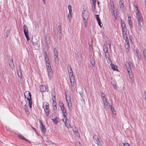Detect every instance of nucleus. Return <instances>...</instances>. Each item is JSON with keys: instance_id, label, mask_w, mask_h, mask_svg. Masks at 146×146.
Listing matches in <instances>:
<instances>
[{"instance_id": "obj_1", "label": "nucleus", "mask_w": 146, "mask_h": 146, "mask_svg": "<svg viewBox=\"0 0 146 146\" xmlns=\"http://www.w3.org/2000/svg\"><path fill=\"white\" fill-rule=\"evenodd\" d=\"M89 14L88 11L86 10L82 12V18L84 19V25L86 27H87L88 25V19L89 17Z\"/></svg>"}, {"instance_id": "obj_2", "label": "nucleus", "mask_w": 146, "mask_h": 146, "mask_svg": "<svg viewBox=\"0 0 146 146\" xmlns=\"http://www.w3.org/2000/svg\"><path fill=\"white\" fill-rule=\"evenodd\" d=\"M109 5L111 7L110 8H111V9L112 10V11L113 13L115 18V19H116L117 17V11L114 8V3L113 2V1L112 0H110Z\"/></svg>"}, {"instance_id": "obj_3", "label": "nucleus", "mask_w": 146, "mask_h": 146, "mask_svg": "<svg viewBox=\"0 0 146 146\" xmlns=\"http://www.w3.org/2000/svg\"><path fill=\"white\" fill-rule=\"evenodd\" d=\"M70 79L72 89L73 91L76 88L75 78L73 76H70Z\"/></svg>"}, {"instance_id": "obj_4", "label": "nucleus", "mask_w": 146, "mask_h": 146, "mask_svg": "<svg viewBox=\"0 0 146 146\" xmlns=\"http://www.w3.org/2000/svg\"><path fill=\"white\" fill-rule=\"evenodd\" d=\"M23 29L24 34L27 40L28 41L29 40V38L28 36L29 32L28 27L26 25H24L23 26Z\"/></svg>"}, {"instance_id": "obj_5", "label": "nucleus", "mask_w": 146, "mask_h": 146, "mask_svg": "<svg viewBox=\"0 0 146 146\" xmlns=\"http://www.w3.org/2000/svg\"><path fill=\"white\" fill-rule=\"evenodd\" d=\"M125 64L128 73H129L131 70V69L132 68V64L131 62H128L127 61H126Z\"/></svg>"}, {"instance_id": "obj_6", "label": "nucleus", "mask_w": 146, "mask_h": 146, "mask_svg": "<svg viewBox=\"0 0 146 146\" xmlns=\"http://www.w3.org/2000/svg\"><path fill=\"white\" fill-rule=\"evenodd\" d=\"M121 23L122 32H126L127 30L125 25V24L124 21L123 20H121Z\"/></svg>"}, {"instance_id": "obj_7", "label": "nucleus", "mask_w": 146, "mask_h": 146, "mask_svg": "<svg viewBox=\"0 0 146 146\" xmlns=\"http://www.w3.org/2000/svg\"><path fill=\"white\" fill-rule=\"evenodd\" d=\"M105 108L107 109L108 108L111 106L112 105V104L109 103L108 104L107 101L106 99H103V101Z\"/></svg>"}, {"instance_id": "obj_8", "label": "nucleus", "mask_w": 146, "mask_h": 146, "mask_svg": "<svg viewBox=\"0 0 146 146\" xmlns=\"http://www.w3.org/2000/svg\"><path fill=\"white\" fill-rule=\"evenodd\" d=\"M48 73V78L50 80L52 79L53 76L54 74L52 73L51 69H49L48 70H47Z\"/></svg>"}, {"instance_id": "obj_9", "label": "nucleus", "mask_w": 146, "mask_h": 146, "mask_svg": "<svg viewBox=\"0 0 146 146\" xmlns=\"http://www.w3.org/2000/svg\"><path fill=\"white\" fill-rule=\"evenodd\" d=\"M64 118L63 119V121H64L65 125L68 128H70V125L69 121L67 118Z\"/></svg>"}, {"instance_id": "obj_10", "label": "nucleus", "mask_w": 146, "mask_h": 146, "mask_svg": "<svg viewBox=\"0 0 146 146\" xmlns=\"http://www.w3.org/2000/svg\"><path fill=\"white\" fill-rule=\"evenodd\" d=\"M49 105L48 103H47L45 105V107L44 108V110L46 113V115L47 116H48L49 115Z\"/></svg>"}, {"instance_id": "obj_11", "label": "nucleus", "mask_w": 146, "mask_h": 146, "mask_svg": "<svg viewBox=\"0 0 146 146\" xmlns=\"http://www.w3.org/2000/svg\"><path fill=\"white\" fill-rule=\"evenodd\" d=\"M64 104L62 102H60L59 103V106L62 110V113H66V110L64 106Z\"/></svg>"}, {"instance_id": "obj_12", "label": "nucleus", "mask_w": 146, "mask_h": 146, "mask_svg": "<svg viewBox=\"0 0 146 146\" xmlns=\"http://www.w3.org/2000/svg\"><path fill=\"white\" fill-rule=\"evenodd\" d=\"M17 71L18 77H20V78H21L22 76V74L21 71V69L19 66L17 68Z\"/></svg>"}, {"instance_id": "obj_13", "label": "nucleus", "mask_w": 146, "mask_h": 146, "mask_svg": "<svg viewBox=\"0 0 146 146\" xmlns=\"http://www.w3.org/2000/svg\"><path fill=\"white\" fill-rule=\"evenodd\" d=\"M25 97L27 99V100L30 99L31 98V95L30 93L29 92H26L24 94Z\"/></svg>"}, {"instance_id": "obj_14", "label": "nucleus", "mask_w": 146, "mask_h": 146, "mask_svg": "<svg viewBox=\"0 0 146 146\" xmlns=\"http://www.w3.org/2000/svg\"><path fill=\"white\" fill-rule=\"evenodd\" d=\"M45 61L46 62V65L47 70H48L49 69H51L49 60H45Z\"/></svg>"}, {"instance_id": "obj_15", "label": "nucleus", "mask_w": 146, "mask_h": 146, "mask_svg": "<svg viewBox=\"0 0 146 146\" xmlns=\"http://www.w3.org/2000/svg\"><path fill=\"white\" fill-rule=\"evenodd\" d=\"M40 127L42 133H45L46 131V129L45 128V126L43 125V124L42 122H40Z\"/></svg>"}, {"instance_id": "obj_16", "label": "nucleus", "mask_w": 146, "mask_h": 146, "mask_svg": "<svg viewBox=\"0 0 146 146\" xmlns=\"http://www.w3.org/2000/svg\"><path fill=\"white\" fill-rule=\"evenodd\" d=\"M68 97L66 96V100L68 104V107L70 110H71L72 108V104L70 100H68L67 99Z\"/></svg>"}, {"instance_id": "obj_17", "label": "nucleus", "mask_w": 146, "mask_h": 146, "mask_svg": "<svg viewBox=\"0 0 146 146\" xmlns=\"http://www.w3.org/2000/svg\"><path fill=\"white\" fill-rule=\"evenodd\" d=\"M68 73L69 74V77L73 76V71L72 70V68L70 66H69L68 67Z\"/></svg>"}, {"instance_id": "obj_18", "label": "nucleus", "mask_w": 146, "mask_h": 146, "mask_svg": "<svg viewBox=\"0 0 146 146\" xmlns=\"http://www.w3.org/2000/svg\"><path fill=\"white\" fill-rule=\"evenodd\" d=\"M138 22H143V19L141 13L136 14Z\"/></svg>"}, {"instance_id": "obj_19", "label": "nucleus", "mask_w": 146, "mask_h": 146, "mask_svg": "<svg viewBox=\"0 0 146 146\" xmlns=\"http://www.w3.org/2000/svg\"><path fill=\"white\" fill-rule=\"evenodd\" d=\"M128 21L130 28H132L133 27V23L131 21V18L129 17H128Z\"/></svg>"}, {"instance_id": "obj_20", "label": "nucleus", "mask_w": 146, "mask_h": 146, "mask_svg": "<svg viewBox=\"0 0 146 146\" xmlns=\"http://www.w3.org/2000/svg\"><path fill=\"white\" fill-rule=\"evenodd\" d=\"M125 48L126 49H128L129 46V41L128 39L125 40Z\"/></svg>"}, {"instance_id": "obj_21", "label": "nucleus", "mask_w": 146, "mask_h": 146, "mask_svg": "<svg viewBox=\"0 0 146 146\" xmlns=\"http://www.w3.org/2000/svg\"><path fill=\"white\" fill-rule=\"evenodd\" d=\"M136 56L137 57L138 59L140 60L141 58V55L139 50L137 49L136 50Z\"/></svg>"}, {"instance_id": "obj_22", "label": "nucleus", "mask_w": 146, "mask_h": 146, "mask_svg": "<svg viewBox=\"0 0 146 146\" xmlns=\"http://www.w3.org/2000/svg\"><path fill=\"white\" fill-rule=\"evenodd\" d=\"M127 31L126 32H122V34H123V38L125 40H126L128 39L127 37Z\"/></svg>"}, {"instance_id": "obj_23", "label": "nucleus", "mask_w": 146, "mask_h": 146, "mask_svg": "<svg viewBox=\"0 0 146 146\" xmlns=\"http://www.w3.org/2000/svg\"><path fill=\"white\" fill-rule=\"evenodd\" d=\"M74 128L73 129V131L75 132V133L77 137L79 136V134L78 133V130L75 126H74Z\"/></svg>"}, {"instance_id": "obj_24", "label": "nucleus", "mask_w": 146, "mask_h": 146, "mask_svg": "<svg viewBox=\"0 0 146 146\" xmlns=\"http://www.w3.org/2000/svg\"><path fill=\"white\" fill-rule=\"evenodd\" d=\"M95 16L96 17V19L98 21V25L100 27H101L102 26L101 25V22L100 21V19L99 17V15H95Z\"/></svg>"}, {"instance_id": "obj_25", "label": "nucleus", "mask_w": 146, "mask_h": 146, "mask_svg": "<svg viewBox=\"0 0 146 146\" xmlns=\"http://www.w3.org/2000/svg\"><path fill=\"white\" fill-rule=\"evenodd\" d=\"M40 89V91L42 92L45 91L46 89V86L44 85L41 86Z\"/></svg>"}, {"instance_id": "obj_26", "label": "nucleus", "mask_w": 146, "mask_h": 146, "mask_svg": "<svg viewBox=\"0 0 146 146\" xmlns=\"http://www.w3.org/2000/svg\"><path fill=\"white\" fill-rule=\"evenodd\" d=\"M142 22H138V29L140 31H141L142 27V26L141 24V23Z\"/></svg>"}, {"instance_id": "obj_27", "label": "nucleus", "mask_w": 146, "mask_h": 146, "mask_svg": "<svg viewBox=\"0 0 146 146\" xmlns=\"http://www.w3.org/2000/svg\"><path fill=\"white\" fill-rule=\"evenodd\" d=\"M43 56L44 58V60H46L49 59L47 55V53L46 52H45L43 54Z\"/></svg>"}, {"instance_id": "obj_28", "label": "nucleus", "mask_w": 146, "mask_h": 146, "mask_svg": "<svg viewBox=\"0 0 146 146\" xmlns=\"http://www.w3.org/2000/svg\"><path fill=\"white\" fill-rule=\"evenodd\" d=\"M110 65L111 66V68L112 69L114 70H117V66L114 65L113 64H112Z\"/></svg>"}, {"instance_id": "obj_29", "label": "nucleus", "mask_w": 146, "mask_h": 146, "mask_svg": "<svg viewBox=\"0 0 146 146\" xmlns=\"http://www.w3.org/2000/svg\"><path fill=\"white\" fill-rule=\"evenodd\" d=\"M9 64L11 69H13L14 68V65L12 59L11 61L9 63Z\"/></svg>"}, {"instance_id": "obj_30", "label": "nucleus", "mask_w": 146, "mask_h": 146, "mask_svg": "<svg viewBox=\"0 0 146 146\" xmlns=\"http://www.w3.org/2000/svg\"><path fill=\"white\" fill-rule=\"evenodd\" d=\"M54 57H58L57 51L56 48H54Z\"/></svg>"}, {"instance_id": "obj_31", "label": "nucleus", "mask_w": 146, "mask_h": 146, "mask_svg": "<svg viewBox=\"0 0 146 146\" xmlns=\"http://www.w3.org/2000/svg\"><path fill=\"white\" fill-rule=\"evenodd\" d=\"M24 108L26 112V113L28 115L29 113V111L28 110V108L26 105L24 106Z\"/></svg>"}, {"instance_id": "obj_32", "label": "nucleus", "mask_w": 146, "mask_h": 146, "mask_svg": "<svg viewBox=\"0 0 146 146\" xmlns=\"http://www.w3.org/2000/svg\"><path fill=\"white\" fill-rule=\"evenodd\" d=\"M92 66H94L95 65V59L93 58L90 60Z\"/></svg>"}, {"instance_id": "obj_33", "label": "nucleus", "mask_w": 146, "mask_h": 146, "mask_svg": "<svg viewBox=\"0 0 146 146\" xmlns=\"http://www.w3.org/2000/svg\"><path fill=\"white\" fill-rule=\"evenodd\" d=\"M105 56L106 59H109V58H110V55L108 52H105Z\"/></svg>"}, {"instance_id": "obj_34", "label": "nucleus", "mask_w": 146, "mask_h": 146, "mask_svg": "<svg viewBox=\"0 0 146 146\" xmlns=\"http://www.w3.org/2000/svg\"><path fill=\"white\" fill-rule=\"evenodd\" d=\"M54 62L55 63L58 64L59 63V60L58 57H54Z\"/></svg>"}, {"instance_id": "obj_35", "label": "nucleus", "mask_w": 146, "mask_h": 146, "mask_svg": "<svg viewBox=\"0 0 146 146\" xmlns=\"http://www.w3.org/2000/svg\"><path fill=\"white\" fill-rule=\"evenodd\" d=\"M121 146H129V145L128 143H122L120 144Z\"/></svg>"}, {"instance_id": "obj_36", "label": "nucleus", "mask_w": 146, "mask_h": 146, "mask_svg": "<svg viewBox=\"0 0 146 146\" xmlns=\"http://www.w3.org/2000/svg\"><path fill=\"white\" fill-rule=\"evenodd\" d=\"M119 5L120 10L122 12H123L124 10V6L123 4L120 5Z\"/></svg>"}, {"instance_id": "obj_37", "label": "nucleus", "mask_w": 146, "mask_h": 146, "mask_svg": "<svg viewBox=\"0 0 146 146\" xmlns=\"http://www.w3.org/2000/svg\"><path fill=\"white\" fill-rule=\"evenodd\" d=\"M52 120L53 121V122L54 123L56 124H57L58 123V121L56 120V118H53L52 119Z\"/></svg>"}, {"instance_id": "obj_38", "label": "nucleus", "mask_w": 146, "mask_h": 146, "mask_svg": "<svg viewBox=\"0 0 146 146\" xmlns=\"http://www.w3.org/2000/svg\"><path fill=\"white\" fill-rule=\"evenodd\" d=\"M92 10L93 12H94L95 11V4H92Z\"/></svg>"}, {"instance_id": "obj_39", "label": "nucleus", "mask_w": 146, "mask_h": 146, "mask_svg": "<svg viewBox=\"0 0 146 146\" xmlns=\"http://www.w3.org/2000/svg\"><path fill=\"white\" fill-rule=\"evenodd\" d=\"M19 138H20L23 139V140H25L26 141H28V140L26 139V138H25V137L23 136V135H19Z\"/></svg>"}, {"instance_id": "obj_40", "label": "nucleus", "mask_w": 146, "mask_h": 146, "mask_svg": "<svg viewBox=\"0 0 146 146\" xmlns=\"http://www.w3.org/2000/svg\"><path fill=\"white\" fill-rule=\"evenodd\" d=\"M135 9L137 12L136 14H138L140 13V12L138 9V7L137 6H135Z\"/></svg>"}, {"instance_id": "obj_41", "label": "nucleus", "mask_w": 146, "mask_h": 146, "mask_svg": "<svg viewBox=\"0 0 146 146\" xmlns=\"http://www.w3.org/2000/svg\"><path fill=\"white\" fill-rule=\"evenodd\" d=\"M106 59L108 63H109V64H110V65L112 63V62L110 60V58H109V59Z\"/></svg>"}, {"instance_id": "obj_42", "label": "nucleus", "mask_w": 146, "mask_h": 146, "mask_svg": "<svg viewBox=\"0 0 146 146\" xmlns=\"http://www.w3.org/2000/svg\"><path fill=\"white\" fill-rule=\"evenodd\" d=\"M101 96L102 98V101H103V99L104 98L105 99H106V98L105 97V94H104L103 93H102V92L101 93Z\"/></svg>"}, {"instance_id": "obj_43", "label": "nucleus", "mask_w": 146, "mask_h": 146, "mask_svg": "<svg viewBox=\"0 0 146 146\" xmlns=\"http://www.w3.org/2000/svg\"><path fill=\"white\" fill-rule=\"evenodd\" d=\"M68 18L70 21L72 18V15L71 14H69L68 15Z\"/></svg>"}, {"instance_id": "obj_44", "label": "nucleus", "mask_w": 146, "mask_h": 146, "mask_svg": "<svg viewBox=\"0 0 146 146\" xmlns=\"http://www.w3.org/2000/svg\"><path fill=\"white\" fill-rule=\"evenodd\" d=\"M143 53L144 56L145 57H146V50L145 49H144L143 51Z\"/></svg>"}, {"instance_id": "obj_45", "label": "nucleus", "mask_w": 146, "mask_h": 146, "mask_svg": "<svg viewBox=\"0 0 146 146\" xmlns=\"http://www.w3.org/2000/svg\"><path fill=\"white\" fill-rule=\"evenodd\" d=\"M27 100L29 101V104H32V100L31 98L30 99H29V100Z\"/></svg>"}, {"instance_id": "obj_46", "label": "nucleus", "mask_w": 146, "mask_h": 146, "mask_svg": "<svg viewBox=\"0 0 146 146\" xmlns=\"http://www.w3.org/2000/svg\"><path fill=\"white\" fill-rule=\"evenodd\" d=\"M52 104L53 106H55V107H56V101L53 102Z\"/></svg>"}, {"instance_id": "obj_47", "label": "nucleus", "mask_w": 146, "mask_h": 146, "mask_svg": "<svg viewBox=\"0 0 146 146\" xmlns=\"http://www.w3.org/2000/svg\"><path fill=\"white\" fill-rule=\"evenodd\" d=\"M129 76V77L131 80H132V76L131 75V72H130L129 73H128Z\"/></svg>"}, {"instance_id": "obj_48", "label": "nucleus", "mask_w": 146, "mask_h": 146, "mask_svg": "<svg viewBox=\"0 0 146 146\" xmlns=\"http://www.w3.org/2000/svg\"><path fill=\"white\" fill-rule=\"evenodd\" d=\"M52 100L53 101V102L55 101L56 98H55V96H53V97L52 98Z\"/></svg>"}, {"instance_id": "obj_49", "label": "nucleus", "mask_w": 146, "mask_h": 146, "mask_svg": "<svg viewBox=\"0 0 146 146\" xmlns=\"http://www.w3.org/2000/svg\"><path fill=\"white\" fill-rule=\"evenodd\" d=\"M110 108L111 109V110L112 111V112L113 113H113V111H114V108H112V106H110Z\"/></svg>"}, {"instance_id": "obj_50", "label": "nucleus", "mask_w": 146, "mask_h": 146, "mask_svg": "<svg viewBox=\"0 0 146 146\" xmlns=\"http://www.w3.org/2000/svg\"><path fill=\"white\" fill-rule=\"evenodd\" d=\"M122 4H123V0H122L121 1H119V5H122Z\"/></svg>"}, {"instance_id": "obj_51", "label": "nucleus", "mask_w": 146, "mask_h": 146, "mask_svg": "<svg viewBox=\"0 0 146 146\" xmlns=\"http://www.w3.org/2000/svg\"><path fill=\"white\" fill-rule=\"evenodd\" d=\"M92 40H91V41L90 42H89V44L90 47L92 46Z\"/></svg>"}, {"instance_id": "obj_52", "label": "nucleus", "mask_w": 146, "mask_h": 146, "mask_svg": "<svg viewBox=\"0 0 146 146\" xmlns=\"http://www.w3.org/2000/svg\"><path fill=\"white\" fill-rule=\"evenodd\" d=\"M96 136H95V140H96V142H98V141H100L99 140V139L98 138V137H97L96 138H95L96 137Z\"/></svg>"}, {"instance_id": "obj_53", "label": "nucleus", "mask_w": 146, "mask_h": 146, "mask_svg": "<svg viewBox=\"0 0 146 146\" xmlns=\"http://www.w3.org/2000/svg\"><path fill=\"white\" fill-rule=\"evenodd\" d=\"M113 88L115 89H116V84H114V83H113Z\"/></svg>"}, {"instance_id": "obj_54", "label": "nucleus", "mask_w": 146, "mask_h": 146, "mask_svg": "<svg viewBox=\"0 0 146 146\" xmlns=\"http://www.w3.org/2000/svg\"><path fill=\"white\" fill-rule=\"evenodd\" d=\"M68 9L69 10L72 9L71 6L70 5H68Z\"/></svg>"}, {"instance_id": "obj_55", "label": "nucleus", "mask_w": 146, "mask_h": 146, "mask_svg": "<svg viewBox=\"0 0 146 146\" xmlns=\"http://www.w3.org/2000/svg\"><path fill=\"white\" fill-rule=\"evenodd\" d=\"M92 0V4H95L96 0H94V1H93V0Z\"/></svg>"}, {"instance_id": "obj_56", "label": "nucleus", "mask_w": 146, "mask_h": 146, "mask_svg": "<svg viewBox=\"0 0 146 146\" xmlns=\"http://www.w3.org/2000/svg\"><path fill=\"white\" fill-rule=\"evenodd\" d=\"M69 14H71L72 12V9L69 10Z\"/></svg>"}, {"instance_id": "obj_57", "label": "nucleus", "mask_w": 146, "mask_h": 146, "mask_svg": "<svg viewBox=\"0 0 146 146\" xmlns=\"http://www.w3.org/2000/svg\"><path fill=\"white\" fill-rule=\"evenodd\" d=\"M53 108L54 110H56L57 109V107H55V106H53Z\"/></svg>"}, {"instance_id": "obj_58", "label": "nucleus", "mask_w": 146, "mask_h": 146, "mask_svg": "<svg viewBox=\"0 0 146 146\" xmlns=\"http://www.w3.org/2000/svg\"><path fill=\"white\" fill-rule=\"evenodd\" d=\"M63 113L64 114H63V115L64 116V117H65V118H66V115H65V114H64V113Z\"/></svg>"}, {"instance_id": "obj_59", "label": "nucleus", "mask_w": 146, "mask_h": 146, "mask_svg": "<svg viewBox=\"0 0 146 146\" xmlns=\"http://www.w3.org/2000/svg\"><path fill=\"white\" fill-rule=\"evenodd\" d=\"M97 144L98 146H101V144L100 142L98 143Z\"/></svg>"}, {"instance_id": "obj_60", "label": "nucleus", "mask_w": 146, "mask_h": 146, "mask_svg": "<svg viewBox=\"0 0 146 146\" xmlns=\"http://www.w3.org/2000/svg\"><path fill=\"white\" fill-rule=\"evenodd\" d=\"M42 0L44 4H45V0Z\"/></svg>"}, {"instance_id": "obj_61", "label": "nucleus", "mask_w": 146, "mask_h": 146, "mask_svg": "<svg viewBox=\"0 0 146 146\" xmlns=\"http://www.w3.org/2000/svg\"><path fill=\"white\" fill-rule=\"evenodd\" d=\"M32 105L31 104H29V107L31 108H32Z\"/></svg>"}, {"instance_id": "obj_62", "label": "nucleus", "mask_w": 146, "mask_h": 146, "mask_svg": "<svg viewBox=\"0 0 146 146\" xmlns=\"http://www.w3.org/2000/svg\"><path fill=\"white\" fill-rule=\"evenodd\" d=\"M108 44L109 46L110 47V45H111V43L110 42H108Z\"/></svg>"}, {"instance_id": "obj_63", "label": "nucleus", "mask_w": 146, "mask_h": 146, "mask_svg": "<svg viewBox=\"0 0 146 146\" xmlns=\"http://www.w3.org/2000/svg\"><path fill=\"white\" fill-rule=\"evenodd\" d=\"M36 27H38V24H37L36 25V26H35Z\"/></svg>"}, {"instance_id": "obj_64", "label": "nucleus", "mask_w": 146, "mask_h": 146, "mask_svg": "<svg viewBox=\"0 0 146 146\" xmlns=\"http://www.w3.org/2000/svg\"><path fill=\"white\" fill-rule=\"evenodd\" d=\"M33 128V130L34 131H35V130H36V129L35 128H33V127H32Z\"/></svg>"}]
</instances>
